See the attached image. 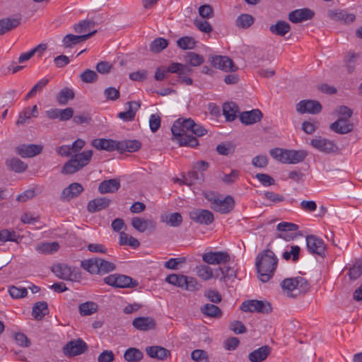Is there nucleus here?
Here are the masks:
<instances>
[{
    "label": "nucleus",
    "instance_id": "1",
    "mask_svg": "<svg viewBox=\"0 0 362 362\" xmlns=\"http://www.w3.org/2000/svg\"><path fill=\"white\" fill-rule=\"evenodd\" d=\"M85 144V141L83 139H76L71 146V151L73 153L79 152ZM92 156L93 151L91 150L76 153L64 163L61 173L64 175H71L78 172L89 163Z\"/></svg>",
    "mask_w": 362,
    "mask_h": 362
},
{
    "label": "nucleus",
    "instance_id": "2",
    "mask_svg": "<svg viewBox=\"0 0 362 362\" xmlns=\"http://www.w3.org/2000/svg\"><path fill=\"white\" fill-rule=\"evenodd\" d=\"M194 124V120L190 118H180L176 120L171 127L173 140L176 141L180 146L191 148L197 146L199 145L197 139L189 134Z\"/></svg>",
    "mask_w": 362,
    "mask_h": 362
},
{
    "label": "nucleus",
    "instance_id": "3",
    "mask_svg": "<svg viewBox=\"0 0 362 362\" xmlns=\"http://www.w3.org/2000/svg\"><path fill=\"white\" fill-rule=\"evenodd\" d=\"M277 264L278 258L272 250L266 249L259 252L255 262L259 280L268 282L274 276Z\"/></svg>",
    "mask_w": 362,
    "mask_h": 362
},
{
    "label": "nucleus",
    "instance_id": "4",
    "mask_svg": "<svg viewBox=\"0 0 362 362\" xmlns=\"http://www.w3.org/2000/svg\"><path fill=\"white\" fill-rule=\"evenodd\" d=\"M281 286L286 296L291 298H297L310 289L308 281L301 276L286 279L281 282Z\"/></svg>",
    "mask_w": 362,
    "mask_h": 362
},
{
    "label": "nucleus",
    "instance_id": "5",
    "mask_svg": "<svg viewBox=\"0 0 362 362\" xmlns=\"http://www.w3.org/2000/svg\"><path fill=\"white\" fill-rule=\"evenodd\" d=\"M271 156L283 163L296 164L302 162L307 156L304 151L286 150L276 148L270 150Z\"/></svg>",
    "mask_w": 362,
    "mask_h": 362
},
{
    "label": "nucleus",
    "instance_id": "6",
    "mask_svg": "<svg viewBox=\"0 0 362 362\" xmlns=\"http://www.w3.org/2000/svg\"><path fill=\"white\" fill-rule=\"evenodd\" d=\"M104 282L115 288H135L139 285L136 280L132 277L119 274H110L104 278Z\"/></svg>",
    "mask_w": 362,
    "mask_h": 362
},
{
    "label": "nucleus",
    "instance_id": "7",
    "mask_svg": "<svg viewBox=\"0 0 362 362\" xmlns=\"http://www.w3.org/2000/svg\"><path fill=\"white\" fill-rule=\"evenodd\" d=\"M240 309L243 312H256L264 314H269L272 312V308L271 304L267 301L259 300H245L242 303Z\"/></svg>",
    "mask_w": 362,
    "mask_h": 362
},
{
    "label": "nucleus",
    "instance_id": "8",
    "mask_svg": "<svg viewBox=\"0 0 362 362\" xmlns=\"http://www.w3.org/2000/svg\"><path fill=\"white\" fill-rule=\"evenodd\" d=\"M310 145L317 151L327 154L336 153L338 150V147L334 141L321 136H315L311 139Z\"/></svg>",
    "mask_w": 362,
    "mask_h": 362
},
{
    "label": "nucleus",
    "instance_id": "9",
    "mask_svg": "<svg viewBox=\"0 0 362 362\" xmlns=\"http://www.w3.org/2000/svg\"><path fill=\"white\" fill-rule=\"evenodd\" d=\"M189 216L194 222L209 226L214 221V216L211 211L207 209H193L189 213Z\"/></svg>",
    "mask_w": 362,
    "mask_h": 362
},
{
    "label": "nucleus",
    "instance_id": "10",
    "mask_svg": "<svg viewBox=\"0 0 362 362\" xmlns=\"http://www.w3.org/2000/svg\"><path fill=\"white\" fill-rule=\"evenodd\" d=\"M88 349L86 343L81 339L69 341L63 347V353L66 356H75L83 354Z\"/></svg>",
    "mask_w": 362,
    "mask_h": 362
},
{
    "label": "nucleus",
    "instance_id": "11",
    "mask_svg": "<svg viewBox=\"0 0 362 362\" xmlns=\"http://www.w3.org/2000/svg\"><path fill=\"white\" fill-rule=\"evenodd\" d=\"M306 247L308 251L313 255H317L324 257L325 256V244L319 237L314 235L306 236Z\"/></svg>",
    "mask_w": 362,
    "mask_h": 362
},
{
    "label": "nucleus",
    "instance_id": "12",
    "mask_svg": "<svg viewBox=\"0 0 362 362\" xmlns=\"http://www.w3.org/2000/svg\"><path fill=\"white\" fill-rule=\"evenodd\" d=\"M322 109L320 103L315 100H302L296 105V111L300 114L317 115Z\"/></svg>",
    "mask_w": 362,
    "mask_h": 362
},
{
    "label": "nucleus",
    "instance_id": "13",
    "mask_svg": "<svg viewBox=\"0 0 362 362\" xmlns=\"http://www.w3.org/2000/svg\"><path fill=\"white\" fill-rule=\"evenodd\" d=\"M202 260L209 264H224L230 262V257L226 251L209 252L202 255Z\"/></svg>",
    "mask_w": 362,
    "mask_h": 362
},
{
    "label": "nucleus",
    "instance_id": "14",
    "mask_svg": "<svg viewBox=\"0 0 362 362\" xmlns=\"http://www.w3.org/2000/svg\"><path fill=\"white\" fill-rule=\"evenodd\" d=\"M234 206L235 201L231 196H227L225 198H221L220 196L216 202V204L211 206V209L216 212L226 214L233 210Z\"/></svg>",
    "mask_w": 362,
    "mask_h": 362
},
{
    "label": "nucleus",
    "instance_id": "15",
    "mask_svg": "<svg viewBox=\"0 0 362 362\" xmlns=\"http://www.w3.org/2000/svg\"><path fill=\"white\" fill-rule=\"evenodd\" d=\"M211 62L213 66L226 72L235 71L238 69L233 60L228 57L214 56L211 57Z\"/></svg>",
    "mask_w": 362,
    "mask_h": 362
},
{
    "label": "nucleus",
    "instance_id": "16",
    "mask_svg": "<svg viewBox=\"0 0 362 362\" xmlns=\"http://www.w3.org/2000/svg\"><path fill=\"white\" fill-rule=\"evenodd\" d=\"M42 146L37 144H21L16 147V152L22 158H32L41 153Z\"/></svg>",
    "mask_w": 362,
    "mask_h": 362
},
{
    "label": "nucleus",
    "instance_id": "17",
    "mask_svg": "<svg viewBox=\"0 0 362 362\" xmlns=\"http://www.w3.org/2000/svg\"><path fill=\"white\" fill-rule=\"evenodd\" d=\"M315 16V13L310 8H304L296 9L289 13L288 19L294 23H301L310 20Z\"/></svg>",
    "mask_w": 362,
    "mask_h": 362
},
{
    "label": "nucleus",
    "instance_id": "18",
    "mask_svg": "<svg viewBox=\"0 0 362 362\" xmlns=\"http://www.w3.org/2000/svg\"><path fill=\"white\" fill-rule=\"evenodd\" d=\"M132 325L137 330L147 332L154 329L156 322L151 317H138L133 320Z\"/></svg>",
    "mask_w": 362,
    "mask_h": 362
},
{
    "label": "nucleus",
    "instance_id": "19",
    "mask_svg": "<svg viewBox=\"0 0 362 362\" xmlns=\"http://www.w3.org/2000/svg\"><path fill=\"white\" fill-rule=\"evenodd\" d=\"M83 191V187L80 183L74 182L62 190L60 198L63 201H70L78 197Z\"/></svg>",
    "mask_w": 362,
    "mask_h": 362
},
{
    "label": "nucleus",
    "instance_id": "20",
    "mask_svg": "<svg viewBox=\"0 0 362 362\" xmlns=\"http://www.w3.org/2000/svg\"><path fill=\"white\" fill-rule=\"evenodd\" d=\"M262 117L263 115L259 109H254L241 112L239 117L243 124L250 125L259 122Z\"/></svg>",
    "mask_w": 362,
    "mask_h": 362
},
{
    "label": "nucleus",
    "instance_id": "21",
    "mask_svg": "<svg viewBox=\"0 0 362 362\" xmlns=\"http://www.w3.org/2000/svg\"><path fill=\"white\" fill-rule=\"evenodd\" d=\"M128 110L118 113L117 117L123 121L130 122L134 119L136 113L141 106L139 101H129L126 103Z\"/></svg>",
    "mask_w": 362,
    "mask_h": 362
},
{
    "label": "nucleus",
    "instance_id": "22",
    "mask_svg": "<svg viewBox=\"0 0 362 362\" xmlns=\"http://www.w3.org/2000/svg\"><path fill=\"white\" fill-rule=\"evenodd\" d=\"M329 129L337 134H346L354 130V124L349 121L337 119L330 124Z\"/></svg>",
    "mask_w": 362,
    "mask_h": 362
},
{
    "label": "nucleus",
    "instance_id": "23",
    "mask_svg": "<svg viewBox=\"0 0 362 362\" xmlns=\"http://www.w3.org/2000/svg\"><path fill=\"white\" fill-rule=\"evenodd\" d=\"M141 147V144L138 140H123L117 141L116 146V150L120 153L127 152H136L139 151Z\"/></svg>",
    "mask_w": 362,
    "mask_h": 362
},
{
    "label": "nucleus",
    "instance_id": "24",
    "mask_svg": "<svg viewBox=\"0 0 362 362\" xmlns=\"http://www.w3.org/2000/svg\"><path fill=\"white\" fill-rule=\"evenodd\" d=\"M131 224L132 227L140 233H144L147 229H155L156 223L153 221L134 217L132 219Z\"/></svg>",
    "mask_w": 362,
    "mask_h": 362
},
{
    "label": "nucleus",
    "instance_id": "25",
    "mask_svg": "<svg viewBox=\"0 0 362 362\" xmlns=\"http://www.w3.org/2000/svg\"><path fill=\"white\" fill-rule=\"evenodd\" d=\"M276 228L278 230L281 232V233L277 234L276 235V238H283L286 241H290L293 240L295 236L292 235H286L283 233L288 231H296L298 229V225L293 223L281 222L277 225Z\"/></svg>",
    "mask_w": 362,
    "mask_h": 362
},
{
    "label": "nucleus",
    "instance_id": "26",
    "mask_svg": "<svg viewBox=\"0 0 362 362\" xmlns=\"http://www.w3.org/2000/svg\"><path fill=\"white\" fill-rule=\"evenodd\" d=\"M97 31L94 30L91 33L81 35H75L73 34H69L64 37L63 43L65 47H71L72 45H76L81 41L86 40L92 37Z\"/></svg>",
    "mask_w": 362,
    "mask_h": 362
},
{
    "label": "nucleus",
    "instance_id": "27",
    "mask_svg": "<svg viewBox=\"0 0 362 362\" xmlns=\"http://www.w3.org/2000/svg\"><path fill=\"white\" fill-rule=\"evenodd\" d=\"M271 353V348L266 345L254 350L248 355L251 362H262L265 360Z\"/></svg>",
    "mask_w": 362,
    "mask_h": 362
},
{
    "label": "nucleus",
    "instance_id": "28",
    "mask_svg": "<svg viewBox=\"0 0 362 362\" xmlns=\"http://www.w3.org/2000/svg\"><path fill=\"white\" fill-rule=\"evenodd\" d=\"M110 203V200L106 197H99L89 201L87 205V209L90 213H95L107 208Z\"/></svg>",
    "mask_w": 362,
    "mask_h": 362
},
{
    "label": "nucleus",
    "instance_id": "29",
    "mask_svg": "<svg viewBox=\"0 0 362 362\" xmlns=\"http://www.w3.org/2000/svg\"><path fill=\"white\" fill-rule=\"evenodd\" d=\"M91 144L98 150L112 151L116 150L117 141L106 139H95L92 141Z\"/></svg>",
    "mask_w": 362,
    "mask_h": 362
},
{
    "label": "nucleus",
    "instance_id": "30",
    "mask_svg": "<svg viewBox=\"0 0 362 362\" xmlns=\"http://www.w3.org/2000/svg\"><path fill=\"white\" fill-rule=\"evenodd\" d=\"M146 352L149 357L158 360H164L170 354L168 349L159 346H148L146 349Z\"/></svg>",
    "mask_w": 362,
    "mask_h": 362
},
{
    "label": "nucleus",
    "instance_id": "31",
    "mask_svg": "<svg viewBox=\"0 0 362 362\" xmlns=\"http://www.w3.org/2000/svg\"><path fill=\"white\" fill-rule=\"evenodd\" d=\"M120 187V182L116 179H110L103 181L99 187L98 191L101 194L113 193L117 192Z\"/></svg>",
    "mask_w": 362,
    "mask_h": 362
},
{
    "label": "nucleus",
    "instance_id": "32",
    "mask_svg": "<svg viewBox=\"0 0 362 362\" xmlns=\"http://www.w3.org/2000/svg\"><path fill=\"white\" fill-rule=\"evenodd\" d=\"M21 18H6L0 20V35L17 28L21 23Z\"/></svg>",
    "mask_w": 362,
    "mask_h": 362
},
{
    "label": "nucleus",
    "instance_id": "33",
    "mask_svg": "<svg viewBox=\"0 0 362 362\" xmlns=\"http://www.w3.org/2000/svg\"><path fill=\"white\" fill-rule=\"evenodd\" d=\"M49 313L48 305L45 301H39L34 304L32 315L36 320H41Z\"/></svg>",
    "mask_w": 362,
    "mask_h": 362
},
{
    "label": "nucleus",
    "instance_id": "34",
    "mask_svg": "<svg viewBox=\"0 0 362 362\" xmlns=\"http://www.w3.org/2000/svg\"><path fill=\"white\" fill-rule=\"evenodd\" d=\"M290 30V25L284 21H279L276 24L272 25L269 28V30L272 34L281 37L288 33Z\"/></svg>",
    "mask_w": 362,
    "mask_h": 362
},
{
    "label": "nucleus",
    "instance_id": "35",
    "mask_svg": "<svg viewBox=\"0 0 362 362\" xmlns=\"http://www.w3.org/2000/svg\"><path fill=\"white\" fill-rule=\"evenodd\" d=\"M52 272L55 275L64 280L71 279L72 271L70 267L66 264H57L52 267Z\"/></svg>",
    "mask_w": 362,
    "mask_h": 362
},
{
    "label": "nucleus",
    "instance_id": "36",
    "mask_svg": "<svg viewBox=\"0 0 362 362\" xmlns=\"http://www.w3.org/2000/svg\"><path fill=\"white\" fill-rule=\"evenodd\" d=\"M238 107L233 102L225 103L223 106V114L227 121H233L237 117Z\"/></svg>",
    "mask_w": 362,
    "mask_h": 362
},
{
    "label": "nucleus",
    "instance_id": "37",
    "mask_svg": "<svg viewBox=\"0 0 362 362\" xmlns=\"http://www.w3.org/2000/svg\"><path fill=\"white\" fill-rule=\"evenodd\" d=\"M168 73L180 74H189L192 72V69L187 64H183L178 62L171 63L166 69Z\"/></svg>",
    "mask_w": 362,
    "mask_h": 362
},
{
    "label": "nucleus",
    "instance_id": "38",
    "mask_svg": "<svg viewBox=\"0 0 362 362\" xmlns=\"http://www.w3.org/2000/svg\"><path fill=\"white\" fill-rule=\"evenodd\" d=\"M183 59L186 64L192 66H198L204 62L203 56L193 52H186Z\"/></svg>",
    "mask_w": 362,
    "mask_h": 362
},
{
    "label": "nucleus",
    "instance_id": "39",
    "mask_svg": "<svg viewBox=\"0 0 362 362\" xmlns=\"http://www.w3.org/2000/svg\"><path fill=\"white\" fill-rule=\"evenodd\" d=\"M6 163L8 170L15 171L16 173H23L28 168L27 164L18 158L7 160Z\"/></svg>",
    "mask_w": 362,
    "mask_h": 362
},
{
    "label": "nucleus",
    "instance_id": "40",
    "mask_svg": "<svg viewBox=\"0 0 362 362\" xmlns=\"http://www.w3.org/2000/svg\"><path fill=\"white\" fill-rule=\"evenodd\" d=\"M143 356V352L134 347L129 348L124 354V358L128 362H139Z\"/></svg>",
    "mask_w": 362,
    "mask_h": 362
},
{
    "label": "nucleus",
    "instance_id": "41",
    "mask_svg": "<svg viewBox=\"0 0 362 362\" xmlns=\"http://www.w3.org/2000/svg\"><path fill=\"white\" fill-rule=\"evenodd\" d=\"M81 266L85 270L92 274H99V260L98 258H91L81 262Z\"/></svg>",
    "mask_w": 362,
    "mask_h": 362
},
{
    "label": "nucleus",
    "instance_id": "42",
    "mask_svg": "<svg viewBox=\"0 0 362 362\" xmlns=\"http://www.w3.org/2000/svg\"><path fill=\"white\" fill-rule=\"evenodd\" d=\"M202 314L211 317H220L222 315L221 310L214 304L206 303L200 309Z\"/></svg>",
    "mask_w": 362,
    "mask_h": 362
},
{
    "label": "nucleus",
    "instance_id": "43",
    "mask_svg": "<svg viewBox=\"0 0 362 362\" xmlns=\"http://www.w3.org/2000/svg\"><path fill=\"white\" fill-rule=\"evenodd\" d=\"M59 246L57 242L44 243L36 246L35 249L39 253L52 254L58 250Z\"/></svg>",
    "mask_w": 362,
    "mask_h": 362
},
{
    "label": "nucleus",
    "instance_id": "44",
    "mask_svg": "<svg viewBox=\"0 0 362 362\" xmlns=\"http://www.w3.org/2000/svg\"><path fill=\"white\" fill-rule=\"evenodd\" d=\"M21 240L19 235H18L14 230H9L4 229L0 230V242L11 241L18 243Z\"/></svg>",
    "mask_w": 362,
    "mask_h": 362
},
{
    "label": "nucleus",
    "instance_id": "45",
    "mask_svg": "<svg viewBox=\"0 0 362 362\" xmlns=\"http://www.w3.org/2000/svg\"><path fill=\"white\" fill-rule=\"evenodd\" d=\"M74 92L69 88H64L57 96V100L60 105H66L69 100L74 99Z\"/></svg>",
    "mask_w": 362,
    "mask_h": 362
},
{
    "label": "nucleus",
    "instance_id": "46",
    "mask_svg": "<svg viewBox=\"0 0 362 362\" xmlns=\"http://www.w3.org/2000/svg\"><path fill=\"white\" fill-rule=\"evenodd\" d=\"M79 313L82 316L90 315L98 310V305L92 301L81 303L78 307Z\"/></svg>",
    "mask_w": 362,
    "mask_h": 362
},
{
    "label": "nucleus",
    "instance_id": "47",
    "mask_svg": "<svg viewBox=\"0 0 362 362\" xmlns=\"http://www.w3.org/2000/svg\"><path fill=\"white\" fill-rule=\"evenodd\" d=\"M196 40L194 37L184 36L177 40V45L182 49H192L196 46Z\"/></svg>",
    "mask_w": 362,
    "mask_h": 362
},
{
    "label": "nucleus",
    "instance_id": "48",
    "mask_svg": "<svg viewBox=\"0 0 362 362\" xmlns=\"http://www.w3.org/2000/svg\"><path fill=\"white\" fill-rule=\"evenodd\" d=\"M165 281L170 284L183 288L186 284V276L172 274L167 276Z\"/></svg>",
    "mask_w": 362,
    "mask_h": 362
},
{
    "label": "nucleus",
    "instance_id": "49",
    "mask_svg": "<svg viewBox=\"0 0 362 362\" xmlns=\"http://www.w3.org/2000/svg\"><path fill=\"white\" fill-rule=\"evenodd\" d=\"M168 45L167 40L163 37H158L150 44V50L153 53H159L163 51Z\"/></svg>",
    "mask_w": 362,
    "mask_h": 362
},
{
    "label": "nucleus",
    "instance_id": "50",
    "mask_svg": "<svg viewBox=\"0 0 362 362\" xmlns=\"http://www.w3.org/2000/svg\"><path fill=\"white\" fill-rule=\"evenodd\" d=\"M254 21L255 19L251 15L245 13L237 18L235 24L239 28H247L253 24Z\"/></svg>",
    "mask_w": 362,
    "mask_h": 362
},
{
    "label": "nucleus",
    "instance_id": "51",
    "mask_svg": "<svg viewBox=\"0 0 362 362\" xmlns=\"http://www.w3.org/2000/svg\"><path fill=\"white\" fill-rule=\"evenodd\" d=\"M197 275L204 281L211 279L213 276V269L208 265H199L196 267Z\"/></svg>",
    "mask_w": 362,
    "mask_h": 362
},
{
    "label": "nucleus",
    "instance_id": "52",
    "mask_svg": "<svg viewBox=\"0 0 362 362\" xmlns=\"http://www.w3.org/2000/svg\"><path fill=\"white\" fill-rule=\"evenodd\" d=\"M336 113L337 114L338 119L343 121H349V119L353 115V111L351 108L345 105H341L336 108Z\"/></svg>",
    "mask_w": 362,
    "mask_h": 362
},
{
    "label": "nucleus",
    "instance_id": "53",
    "mask_svg": "<svg viewBox=\"0 0 362 362\" xmlns=\"http://www.w3.org/2000/svg\"><path fill=\"white\" fill-rule=\"evenodd\" d=\"M349 276L351 280L358 279L362 274V259H357L355 264L349 269Z\"/></svg>",
    "mask_w": 362,
    "mask_h": 362
},
{
    "label": "nucleus",
    "instance_id": "54",
    "mask_svg": "<svg viewBox=\"0 0 362 362\" xmlns=\"http://www.w3.org/2000/svg\"><path fill=\"white\" fill-rule=\"evenodd\" d=\"M49 83L48 78H42L38 81L25 96V100L33 98L37 92H40Z\"/></svg>",
    "mask_w": 362,
    "mask_h": 362
},
{
    "label": "nucleus",
    "instance_id": "55",
    "mask_svg": "<svg viewBox=\"0 0 362 362\" xmlns=\"http://www.w3.org/2000/svg\"><path fill=\"white\" fill-rule=\"evenodd\" d=\"M300 252L299 246L291 245L290 251H286L283 253V258L286 260H289L291 258L292 261L297 262L299 259Z\"/></svg>",
    "mask_w": 362,
    "mask_h": 362
},
{
    "label": "nucleus",
    "instance_id": "56",
    "mask_svg": "<svg viewBox=\"0 0 362 362\" xmlns=\"http://www.w3.org/2000/svg\"><path fill=\"white\" fill-rule=\"evenodd\" d=\"M99 260V274H105L106 273L114 271L116 266L114 263L98 258Z\"/></svg>",
    "mask_w": 362,
    "mask_h": 362
},
{
    "label": "nucleus",
    "instance_id": "57",
    "mask_svg": "<svg viewBox=\"0 0 362 362\" xmlns=\"http://www.w3.org/2000/svg\"><path fill=\"white\" fill-rule=\"evenodd\" d=\"M192 358L196 362H209L208 353L202 349H195L191 354Z\"/></svg>",
    "mask_w": 362,
    "mask_h": 362
},
{
    "label": "nucleus",
    "instance_id": "58",
    "mask_svg": "<svg viewBox=\"0 0 362 362\" xmlns=\"http://www.w3.org/2000/svg\"><path fill=\"white\" fill-rule=\"evenodd\" d=\"M80 78L83 82L91 83L98 79V75L93 70L88 69L81 73Z\"/></svg>",
    "mask_w": 362,
    "mask_h": 362
},
{
    "label": "nucleus",
    "instance_id": "59",
    "mask_svg": "<svg viewBox=\"0 0 362 362\" xmlns=\"http://www.w3.org/2000/svg\"><path fill=\"white\" fill-rule=\"evenodd\" d=\"M95 23L93 21L83 20L78 24L74 25V29L76 33H86L88 28L93 27Z\"/></svg>",
    "mask_w": 362,
    "mask_h": 362
},
{
    "label": "nucleus",
    "instance_id": "60",
    "mask_svg": "<svg viewBox=\"0 0 362 362\" xmlns=\"http://www.w3.org/2000/svg\"><path fill=\"white\" fill-rule=\"evenodd\" d=\"M359 55L357 54L349 52L344 59L348 71L349 73H352L355 69V65L356 59L358 58Z\"/></svg>",
    "mask_w": 362,
    "mask_h": 362
},
{
    "label": "nucleus",
    "instance_id": "61",
    "mask_svg": "<svg viewBox=\"0 0 362 362\" xmlns=\"http://www.w3.org/2000/svg\"><path fill=\"white\" fill-rule=\"evenodd\" d=\"M10 296L13 298H23L27 296L28 291L25 288H18L12 286L8 288Z\"/></svg>",
    "mask_w": 362,
    "mask_h": 362
},
{
    "label": "nucleus",
    "instance_id": "62",
    "mask_svg": "<svg viewBox=\"0 0 362 362\" xmlns=\"http://www.w3.org/2000/svg\"><path fill=\"white\" fill-rule=\"evenodd\" d=\"M194 25L202 32L205 33H209L212 31V27L208 21L206 20H198L194 21Z\"/></svg>",
    "mask_w": 362,
    "mask_h": 362
},
{
    "label": "nucleus",
    "instance_id": "63",
    "mask_svg": "<svg viewBox=\"0 0 362 362\" xmlns=\"http://www.w3.org/2000/svg\"><path fill=\"white\" fill-rule=\"evenodd\" d=\"M182 223V217L180 213L175 212L170 214L167 223L172 227H178Z\"/></svg>",
    "mask_w": 362,
    "mask_h": 362
},
{
    "label": "nucleus",
    "instance_id": "64",
    "mask_svg": "<svg viewBox=\"0 0 362 362\" xmlns=\"http://www.w3.org/2000/svg\"><path fill=\"white\" fill-rule=\"evenodd\" d=\"M104 95L107 100H116L120 96L119 90L114 87H108L104 90Z\"/></svg>",
    "mask_w": 362,
    "mask_h": 362
}]
</instances>
